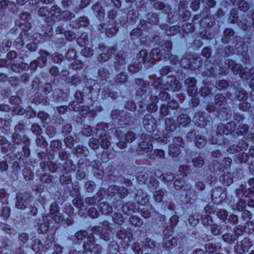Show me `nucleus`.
Instances as JSON below:
<instances>
[{
    "label": "nucleus",
    "mask_w": 254,
    "mask_h": 254,
    "mask_svg": "<svg viewBox=\"0 0 254 254\" xmlns=\"http://www.w3.org/2000/svg\"><path fill=\"white\" fill-rule=\"evenodd\" d=\"M173 142L174 143V145L175 146L184 147V143L183 142V139L182 137H176L173 139Z\"/></svg>",
    "instance_id": "58836bf2"
},
{
    "label": "nucleus",
    "mask_w": 254,
    "mask_h": 254,
    "mask_svg": "<svg viewBox=\"0 0 254 254\" xmlns=\"http://www.w3.org/2000/svg\"><path fill=\"white\" fill-rule=\"evenodd\" d=\"M13 4L8 0H2L0 1V9H5L8 5Z\"/></svg>",
    "instance_id": "603ef678"
},
{
    "label": "nucleus",
    "mask_w": 254,
    "mask_h": 254,
    "mask_svg": "<svg viewBox=\"0 0 254 254\" xmlns=\"http://www.w3.org/2000/svg\"><path fill=\"white\" fill-rule=\"evenodd\" d=\"M191 60V56L188 55L187 57H184L182 59L180 62V64L181 66L184 68H190Z\"/></svg>",
    "instance_id": "aec40b11"
},
{
    "label": "nucleus",
    "mask_w": 254,
    "mask_h": 254,
    "mask_svg": "<svg viewBox=\"0 0 254 254\" xmlns=\"http://www.w3.org/2000/svg\"><path fill=\"white\" fill-rule=\"evenodd\" d=\"M88 241L84 244L83 247L85 251H90L92 254H100L101 252V247L98 245L94 244V238L92 236H88Z\"/></svg>",
    "instance_id": "20e7f679"
},
{
    "label": "nucleus",
    "mask_w": 254,
    "mask_h": 254,
    "mask_svg": "<svg viewBox=\"0 0 254 254\" xmlns=\"http://www.w3.org/2000/svg\"><path fill=\"white\" fill-rule=\"evenodd\" d=\"M118 187L116 186H110L107 190L108 193L109 195L114 196L118 193Z\"/></svg>",
    "instance_id": "c9c22d12"
},
{
    "label": "nucleus",
    "mask_w": 254,
    "mask_h": 254,
    "mask_svg": "<svg viewBox=\"0 0 254 254\" xmlns=\"http://www.w3.org/2000/svg\"><path fill=\"white\" fill-rule=\"evenodd\" d=\"M248 147V144L245 142L244 144V146H239L238 145H231L227 150V151L230 153L234 154L235 153L238 152L241 150H242L243 149H247V148Z\"/></svg>",
    "instance_id": "f3484780"
},
{
    "label": "nucleus",
    "mask_w": 254,
    "mask_h": 254,
    "mask_svg": "<svg viewBox=\"0 0 254 254\" xmlns=\"http://www.w3.org/2000/svg\"><path fill=\"white\" fill-rule=\"evenodd\" d=\"M20 241L23 244L26 243L28 240V236L26 233H22L19 235Z\"/></svg>",
    "instance_id": "338daca9"
},
{
    "label": "nucleus",
    "mask_w": 254,
    "mask_h": 254,
    "mask_svg": "<svg viewBox=\"0 0 254 254\" xmlns=\"http://www.w3.org/2000/svg\"><path fill=\"white\" fill-rule=\"evenodd\" d=\"M173 231L174 228L172 227L169 226L163 231V233L166 237H169L172 235Z\"/></svg>",
    "instance_id": "0e129e2a"
},
{
    "label": "nucleus",
    "mask_w": 254,
    "mask_h": 254,
    "mask_svg": "<svg viewBox=\"0 0 254 254\" xmlns=\"http://www.w3.org/2000/svg\"><path fill=\"white\" fill-rule=\"evenodd\" d=\"M139 148L142 150L144 153H148L150 152L153 150V147L151 143H148L145 141H143L139 144Z\"/></svg>",
    "instance_id": "dca6fc26"
},
{
    "label": "nucleus",
    "mask_w": 254,
    "mask_h": 254,
    "mask_svg": "<svg viewBox=\"0 0 254 254\" xmlns=\"http://www.w3.org/2000/svg\"><path fill=\"white\" fill-rule=\"evenodd\" d=\"M136 58L138 64L144 63L149 61V59L148 57L147 52L145 50H141L137 55Z\"/></svg>",
    "instance_id": "1a4fd4ad"
},
{
    "label": "nucleus",
    "mask_w": 254,
    "mask_h": 254,
    "mask_svg": "<svg viewBox=\"0 0 254 254\" xmlns=\"http://www.w3.org/2000/svg\"><path fill=\"white\" fill-rule=\"evenodd\" d=\"M63 59V56L59 53H55L52 58L53 61L56 63H59L62 61Z\"/></svg>",
    "instance_id": "8fccbe9b"
},
{
    "label": "nucleus",
    "mask_w": 254,
    "mask_h": 254,
    "mask_svg": "<svg viewBox=\"0 0 254 254\" xmlns=\"http://www.w3.org/2000/svg\"><path fill=\"white\" fill-rule=\"evenodd\" d=\"M118 193L121 198H124L127 195V190L125 188H118Z\"/></svg>",
    "instance_id": "6e6d98bb"
},
{
    "label": "nucleus",
    "mask_w": 254,
    "mask_h": 254,
    "mask_svg": "<svg viewBox=\"0 0 254 254\" xmlns=\"http://www.w3.org/2000/svg\"><path fill=\"white\" fill-rule=\"evenodd\" d=\"M13 112L14 114L17 115H23L25 113V110L22 108L20 106H17L14 108Z\"/></svg>",
    "instance_id": "680f3d73"
},
{
    "label": "nucleus",
    "mask_w": 254,
    "mask_h": 254,
    "mask_svg": "<svg viewBox=\"0 0 254 254\" xmlns=\"http://www.w3.org/2000/svg\"><path fill=\"white\" fill-rule=\"evenodd\" d=\"M152 118V116L150 115H148L147 116H145V118H147V120L149 119V118ZM148 121L147 120V119L145 118L143 120V125L145 128L148 130L149 132H150L151 130H153V126L152 124H150L148 123ZM151 123H153V121H150Z\"/></svg>",
    "instance_id": "a878e982"
},
{
    "label": "nucleus",
    "mask_w": 254,
    "mask_h": 254,
    "mask_svg": "<svg viewBox=\"0 0 254 254\" xmlns=\"http://www.w3.org/2000/svg\"><path fill=\"white\" fill-rule=\"evenodd\" d=\"M129 221L132 225L139 227L142 225V221L136 216H132L129 218Z\"/></svg>",
    "instance_id": "cd10ccee"
},
{
    "label": "nucleus",
    "mask_w": 254,
    "mask_h": 254,
    "mask_svg": "<svg viewBox=\"0 0 254 254\" xmlns=\"http://www.w3.org/2000/svg\"><path fill=\"white\" fill-rule=\"evenodd\" d=\"M238 100L239 101H245L247 99V94L245 90H241L238 92L237 96Z\"/></svg>",
    "instance_id": "49530a36"
},
{
    "label": "nucleus",
    "mask_w": 254,
    "mask_h": 254,
    "mask_svg": "<svg viewBox=\"0 0 254 254\" xmlns=\"http://www.w3.org/2000/svg\"><path fill=\"white\" fill-rule=\"evenodd\" d=\"M225 63L227 65L228 68L231 69L235 74H240V76L241 77V72H243V70H244L241 64H236L233 61L231 60H227Z\"/></svg>",
    "instance_id": "423d86ee"
},
{
    "label": "nucleus",
    "mask_w": 254,
    "mask_h": 254,
    "mask_svg": "<svg viewBox=\"0 0 254 254\" xmlns=\"http://www.w3.org/2000/svg\"><path fill=\"white\" fill-rule=\"evenodd\" d=\"M31 194L28 193L19 194L17 196V200L16 203V207L20 209H25L27 207Z\"/></svg>",
    "instance_id": "39448f33"
},
{
    "label": "nucleus",
    "mask_w": 254,
    "mask_h": 254,
    "mask_svg": "<svg viewBox=\"0 0 254 254\" xmlns=\"http://www.w3.org/2000/svg\"><path fill=\"white\" fill-rule=\"evenodd\" d=\"M246 207V203L243 200H240L237 204V209L239 211H243Z\"/></svg>",
    "instance_id": "13d9d810"
},
{
    "label": "nucleus",
    "mask_w": 254,
    "mask_h": 254,
    "mask_svg": "<svg viewBox=\"0 0 254 254\" xmlns=\"http://www.w3.org/2000/svg\"><path fill=\"white\" fill-rule=\"evenodd\" d=\"M54 223H56L53 219L50 218V220H48V221H45L43 217L41 222L39 224L38 230L42 233H46L50 225L54 226Z\"/></svg>",
    "instance_id": "0eeeda50"
},
{
    "label": "nucleus",
    "mask_w": 254,
    "mask_h": 254,
    "mask_svg": "<svg viewBox=\"0 0 254 254\" xmlns=\"http://www.w3.org/2000/svg\"><path fill=\"white\" fill-rule=\"evenodd\" d=\"M17 58V53L14 51H10L7 55V60L6 61H1L4 62V64H11L12 70L15 72H19L20 69H25L28 67L27 64L23 62V58L19 57V63H15L14 59Z\"/></svg>",
    "instance_id": "f03ea898"
},
{
    "label": "nucleus",
    "mask_w": 254,
    "mask_h": 254,
    "mask_svg": "<svg viewBox=\"0 0 254 254\" xmlns=\"http://www.w3.org/2000/svg\"><path fill=\"white\" fill-rule=\"evenodd\" d=\"M113 221L119 224H122L123 222V218L121 213H115L112 217Z\"/></svg>",
    "instance_id": "2f4dec72"
},
{
    "label": "nucleus",
    "mask_w": 254,
    "mask_h": 254,
    "mask_svg": "<svg viewBox=\"0 0 254 254\" xmlns=\"http://www.w3.org/2000/svg\"><path fill=\"white\" fill-rule=\"evenodd\" d=\"M211 232L214 235H218L220 234V229L219 226L213 224L211 226Z\"/></svg>",
    "instance_id": "4d7b16f0"
},
{
    "label": "nucleus",
    "mask_w": 254,
    "mask_h": 254,
    "mask_svg": "<svg viewBox=\"0 0 254 254\" xmlns=\"http://www.w3.org/2000/svg\"><path fill=\"white\" fill-rule=\"evenodd\" d=\"M64 141L65 145L69 148H71L73 146L74 139L71 136H68L65 138Z\"/></svg>",
    "instance_id": "7c9ffc66"
},
{
    "label": "nucleus",
    "mask_w": 254,
    "mask_h": 254,
    "mask_svg": "<svg viewBox=\"0 0 254 254\" xmlns=\"http://www.w3.org/2000/svg\"><path fill=\"white\" fill-rule=\"evenodd\" d=\"M215 105L219 106L222 109H226V100L221 94H217L215 97Z\"/></svg>",
    "instance_id": "9d476101"
},
{
    "label": "nucleus",
    "mask_w": 254,
    "mask_h": 254,
    "mask_svg": "<svg viewBox=\"0 0 254 254\" xmlns=\"http://www.w3.org/2000/svg\"><path fill=\"white\" fill-rule=\"evenodd\" d=\"M62 16L66 20H70L74 17V14L69 11H65L62 13Z\"/></svg>",
    "instance_id": "3c124183"
},
{
    "label": "nucleus",
    "mask_w": 254,
    "mask_h": 254,
    "mask_svg": "<svg viewBox=\"0 0 254 254\" xmlns=\"http://www.w3.org/2000/svg\"><path fill=\"white\" fill-rule=\"evenodd\" d=\"M186 84H187L188 87H195L196 84V80L193 77H190L186 79Z\"/></svg>",
    "instance_id": "09e8293b"
},
{
    "label": "nucleus",
    "mask_w": 254,
    "mask_h": 254,
    "mask_svg": "<svg viewBox=\"0 0 254 254\" xmlns=\"http://www.w3.org/2000/svg\"><path fill=\"white\" fill-rule=\"evenodd\" d=\"M131 230L129 229L128 230L129 233L127 234L126 230H121L118 231L117 233V237L120 239H124L127 237V239L129 241H130L129 236H131V232H130Z\"/></svg>",
    "instance_id": "393cba45"
},
{
    "label": "nucleus",
    "mask_w": 254,
    "mask_h": 254,
    "mask_svg": "<svg viewBox=\"0 0 254 254\" xmlns=\"http://www.w3.org/2000/svg\"><path fill=\"white\" fill-rule=\"evenodd\" d=\"M195 143L197 147L202 148L206 145V140L204 137L200 135H196Z\"/></svg>",
    "instance_id": "5701e85b"
},
{
    "label": "nucleus",
    "mask_w": 254,
    "mask_h": 254,
    "mask_svg": "<svg viewBox=\"0 0 254 254\" xmlns=\"http://www.w3.org/2000/svg\"><path fill=\"white\" fill-rule=\"evenodd\" d=\"M220 180L221 181H223V184L226 186L230 185L231 184H232L233 182L232 176L229 173L224 174L223 176H221V177L220 178Z\"/></svg>",
    "instance_id": "412c9836"
},
{
    "label": "nucleus",
    "mask_w": 254,
    "mask_h": 254,
    "mask_svg": "<svg viewBox=\"0 0 254 254\" xmlns=\"http://www.w3.org/2000/svg\"><path fill=\"white\" fill-rule=\"evenodd\" d=\"M50 213L47 216H44L45 221L50 220V218L54 221L56 223H60L62 222L64 217L58 211V204L54 202L50 206Z\"/></svg>",
    "instance_id": "7ed1b4c3"
},
{
    "label": "nucleus",
    "mask_w": 254,
    "mask_h": 254,
    "mask_svg": "<svg viewBox=\"0 0 254 254\" xmlns=\"http://www.w3.org/2000/svg\"><path fill=\"white\" fill-rule=\"evenodd\" d=\"M76 56V52L75 50L72 49L68 50L66 54V58L69 60H72Z\"/></svg>",
    "instance_id": "de8ad7c7"
},
{
    "label": "nucleus",
    "mask_w": 254,
    "mask_h": 254,
    "mask_svg": "<svg viewBox=\"0 0 254 254\" xmlns=\"http://www.w3.org/2000/svg\"><path fill=\"white\" fill-rule=\"evenodd\" d=\"M111 54L109 53H102L98 57V60L100 62H105L109 59Z\"/></svg>",
    "instance_id": "c03bdc74"
},
{
    "label": "nucleus",
    "mask_w": 254,
    "mask_h": 254,
    "mask_svg": "<svg viewBox=\"0 0 254 254\" xmlns=\"http://www.w3.org/2000/svg\"><path fill=\"white\" fill-rule=\"evenodd\" d=\"M127 76L124 73H121L117 75L116 81L118 83H123L126 81Z\"/></svg>",
    "instance_id": "a18cd8bd"
},
{
    "label": "nucleus",
    "mask_w": 254,
    "mask_h": 254,
    "mask_svg": "<svg viewBox=\"0 0 254 254\" xmlns=\"http://www.w3.org/2000/svg\"><path fill=\"white\" fill-rule=\"evenodd\" d=\"M180 153L179 147L175 146V145H171L169 149V155L173 157H175L178 156Z\"/></svg>",
    "instance_id": "4be33fe9"
},
{
    "label": "nucleus",
    "mask_w": 254,
    "mask_h": 254,
    "mask_svg": "<svg viewBox=\"0 0 254 254\" xmlns=\"http://www.w3.org/2000/svg\"><path fill=\"white\" fill-rule=\"evenodd\" d=\"M89 145L93 149H97L99 147V141L94 138H92L90 140Z\"/></svg>",
    "instance_id": "ea45409f"
},
{
    "label": "nucleus",
    "mask_w": 254,
    "mask_h": 254,
    "mask_svg": "<svg viewBox=\"0 0 254 254\" xmlns=\"http://www.w3.org/2000/svg\"><path fill=\"white\" fill-rule=\"evenodd\" d=\"M185 184L184 181L180 179H177L174 182V187L176 190H179L180 189L183 188L184 185Z\"/></svg>",
    "instance_id": "864d4df0"
},
{
    "label": "nucleus",
    "mask_w": 254,
    "mask_h": 254,
    "mask_svg": "<svg viewBox=\"0 0 254 254\" xmlns=\"http://www.w3.org/2000/svg\"><path fill=\"white\" fill-rule=\"evenodd\" d=\"M179 106V103L175 100H172L168 103V107L173 110L177 109Z\"/></svg>",
    "instance_id": "e2e57ef3"
},
{
    "label": "nucleus",
    "mask_w": 254,
    "mask_h": 254,
    "mask_svg": "<svg viewBox=\"0 0 254 254\" xmlns=\"http://www.w3.org/2000/svg\"><path fill=\"white\" fill-rule=\"evenodd\" d=\"M150 100L151 102L147 106V109L149 112H155L158 109L156 103L158 101V98L153 96L150 98Z\"/></svg>",
    "instance_id": "f8f14e48"
},
{
    "label": "nucleus",
    "mask_w": 254,
    "mask_h": 254,
    "mask_svg": "<svg viewBox=\"0 0 254 254\" xmlns=\"http://www.w3.org/2000/svg\"><path fill=\"white\" fill-rule=\"evenodd\" d=\"M87 233L86 231L84 230H81L79 231H78L75 235L76 238L78 240H83L85 238V237L87 236Z\"/></svg>",
    "instance_id": "a19ab883"
},
{
    "label": "nucleus",
    "mask_w": 254,
    "mask_h": 254,
    "mask_svg": "<svg viewBox=\"0 0 254 254\" xmlns=\"http://www.w3.org/2000/svg\"><path fill=\"white\" fill-rule=\"evenodd\" d=\"M216 249V247L213 245L208 244L205 245V250L208 253H214Z\"/></svg>",
    "instance_id": "bf43d9fd"
},
{
    "label": "nucleus",
    "mask_w": 254,
    "mask_h": 254,
    "mask_svg": "<svg viewBox=\"0 0 254 254\" xmlns=\"http://www.w3.org/2000/svg\"><path fill=\"white\" fill-rule=\"evenodd\" d=\"M136 83H139L140 85V89H142V92H146L147 89L148 88L149 84L145 83V82L141 79H137L136 80Z\"/></svg>",
    "instance_id": "4c0bfd02"
},
{
    "label": "nucleus",
    "mask_w": 254,
    "mask_h": 254,
    "mask_svg": "<svg viewBox=\"0 0 254 254\" xmlns=\"http://www.w3.org/2000/svg\"><path fill=\"white\" fill-rule=\"evenodd\" d=\"M178 124L183 127L186 126L190 122L189 117L186 114H181L177 119Z\"/></svg>",
    "instance_id": "a211bd4d"
},
{
    "label": "nucleus",
    "mask_w": 254,
    "mask_h": 254,
    "mask_svg": "<svg viewBox=\"0 0 254 254\" xmlns=\"http://www.w3.org/2000/svg\"><path fill=\"white\" fill-rule=\"evenodd\" d=\"M242 73L241 78L246 79L249 77H252L253 82H254V68H251L250 70L247 67L244 68Z\"/></svg>",
    "instance_id": "ddd939ff"
},
{
    "label": "nucleus",
    "mask_w": 254,
    "mask_h": 254,
    "mask_svg": "<svg viewBox=\"0 0 254 254\" xmlns=\"http://www.w3.org/2000/svg\"><path fill=\"white\" fill-rule=\"evenodd\" d=\"M216 214L219 218L223 220H226L228 216L227 212L224 209L220 210Z\"/></svg>",
    "instance_id": "e433bc0d"
},
{
    "label": "nucleus",
    "mask_w": 254,
    "mask_h": 254,
    "mask_svg": "<svg viewBox=\"0 0 254 254\" xmlns=\"http://www.w3.org/2000/svg\"><path fill=\"white\" fill-rule=\"evenodd\" d=\"M100 208L102 213L104 214H107L110 212L112 210L111 207L109 206L107 203L104 202L100 203Z\"/></svg>",
    "instance_id": "c756f323"
},
{
    "label": "nucleus",
    "mask_w": 254,
    "mask_h": 254,
    "mask_svg": "<svg viewBox=\"0 0 254 254\" xmlns=\"http://www.w3.org/2000/svg\"><path fill=\"white\" fill-rule=\"evenodd\" d=\"M101 147L104 149L108 148L110 145V136L109 135L104 134L100 135Z\"/></svg>",
    "instance_id": "4468645a"
},
{
    "label": "nucleus",
    "mask_w": 254,
    "mask_h": 254,
    "mask_svg": "<svg viewBox=\"0 0 254 254\" xmlns=\"http://www.w3.org/2000/svg\"><path fill=\"white\" fill-rule=\"evenodd\" d=\"M39 54L40 57L38 58L36 61L38 66L42 67L46 65L47 62L46 57L49 55V53L46 51L41 50L40 51Z\"/></svg>",
    "instance_id": "6e6552de"
},
{
    "label": "nucleus",
    "mask_w": 254,
    "mask_h": 254,
    "mask_svg": "<svg viewBox=\"0 0 254 254\" xmlns=\"http://www.w3.org/2000/svg\"><path fill=\"white\" fill-rule=\"evenodd\" d=\"M161 47V50L158 49H153L150 54V56L153 60L155 61L159 60L163 57L164 59H169L173 64H176L178 60L176 61H173V59L175 58V56L170 55V51L172 47V44L170 41H166L164 44L163 42L159 43Z\"/></svg>",
    "instance_id": "f257e3e1"
},
{
    "label": "nucleus",
    "mask_w": 254,
    "mask_h": 254,
    "mask_svg": "<svg viewBox=\"0 0 254 254\" xmlns=\"http://www.w3.org/2000/svg\"><path fill=\"white\" fill-rule=\"evenodd\" d=\"M192 162L195 167H201L204 164V160L201 157H197L192 160Z\"/></svg>",
    "instance_id": "c85d7f7f"
},
{
    "label": "nucleus",
    "mask_w": 254,
    "mask_h": 254,
    "mask_svg": "<svg viewBox=\"0 0 254 254\" xmlns=\"http://www.w3.org/2000/svg\"><path fill=\"white\" fill-rule=\"evenodd\" d=\"M179 221V217L177 215L172 216L170 219V222L171 226L174 228V226H176Z\"/></svg>",
    "instance_id": "052dcab7"
},
{
    "label": "nucleus",
    "mask_w": 254,
    "mask_h": 254,
    "mask_svg": "<svg viewBox=\"0 0 254 254\" xmlns=\"http://www.w3.org/2000/svg\"><path fill=\"white\" fill-rule=\"evenodd\" d=\"M228 86V83L227 81L225 80H219L217 83L216 88L221 90L223 88H226Z\"/></svg>",
    "instance_id": "f704fd0d"
},
{
    "label": "nucleus",
    "mask_w": 254,
    "mask_h": 254,
    "mask_svg": "<svg viewBox=\"0 0 254 254\" xmlns=\"http://www.w3.org/2000/svg\"><path fill=\"white\" fill-rule=\"evenodd\" d=\"M82 66V62L79 60L74 61L71 64V67L74 69H79Z\"/></svg>",
    "instance_id": "5fc2aeb1"
},
{
    "label": "nucleus",
    "mask_w": 254,
    "mask_h": 254,
    "mask_svg": "<svg viewBox=\"0 0 254 254\" xmlns=\"http://www.w3.org/2000/svg\"><path fill=\"white\" fill-rule=\"evenodd\" d=\"M241 190L243 193L244 195L246 197H250L254 194V187H251L247 189L246 186L241 185Z\"/></svg>",
    "instance_id": "6ab92c4d"
},
{
    "label": "nucleus",
    "mask_w": 254,
    "mask_h": 254,
    "mask_svg": "<svg viewBox=\"0 0 254 254\" xmlns=\"http://www.w3.org/2000/svg\"><path fill=\"white\" fill-rule=\"evenodd\" d=\"M82 54L83 56L89 57L93 54V51L89 47H85L82 50Z\"/></svg>",
    "instance_id": "79ce46f5"
},
{
    "label": "nucleus",
    "mask_w": 254,
    "mask_h": 254,
    "mask_svg": "<svg viewBox=\"0 0 254 254\" xmlns=\"http://www.w3.org/2000/svg\"><path fill=\"white\" fill-rule=\"evenodd\" d=\"M49 8L47 6H42L38 10L39 15L41 16H49Z\"/></svg>",
    "instance_id": "473e14b6"
},
{
    "label": "nucleus",
    "mask_w": 254,
    "mask_h": 254,
    "mask_svg": "<svg viewBox=\"0 0 254 254\" xmlns=\"http://www.w3.org/2000/svg\"><path fill=\"white\" fill-rule=\"evenodd\" d=\"M154 155L158 158H163L165 156V153L163 150L156 149L154 151Z\"/></svg>",
    "instance_id": "69168bd1"
},
{
    "label": "nucleus",
    "mask_w": 254,
    "mask_h": 254,
    "mask_svg": "<svg viewBox=\"0 0 254 254\" xmlns=\"http://www.w3.org/2000/svg\"><path fill=\"white\" fill-rule=\"evenodd\" d=\"M164 191L162 190H158L155 192L154 197L156 201L161 202L163 200Z\"/></svg>",
    "instance_id": "72a5a7b5"
},
{
    "label": "nucleus",
    "mask_w": 254,
    "mask_h": 254,
    "mask_svg": "<svg viewBox=\"0 0 254 254\" xmlns=\"http://www.w3.org/2000/svg\"><path fill=\"white\" fill-rule=\"evenodd\" d=\"M222 237L224 241L228 243H231L237 239V236L229 233L224 234Z\"/></svg>",
    "instance_id": "bb28decb"
},
{
    "label": "nucleus",
    "mask_w": 254,
    "mask_h": 254,
    "mask_svg": "<svg viewBox=\"0 0 254 254\" xmlns=\"http://www.w3.org/2000/svg\"><path fill=\"white\" fill-rule=\"evenodd\" d=\"M135 139V134L131 131H128L126 134L125 140L128 142H131Z\"/></svg>",
    "instance_id": "37998d69"
},
{
    "label": "nucleus",
    "mask_w": 254,
    "mask_h": 254,
    "mask_svg": "<svg viewBox=\"0 0 254 254\" xmlns=\"http://www.w3.org/2000/svg\"><path fill=\"white\" fill-rule=\"evenodd\" d=\"M64 36L68 41H72L76 38L75 34L71 31L65 32Z\"/></svg>",
    "instance_id": "774afa93"
},
{
    "label": "nucleus",
    "mask_w": 254,
    "mask_h": 254,
    "mask_svg": "<svg viewBox=\"0 0 254 254\" xmlns=\"http://www.w3.org/2000/svg\"><path fill=\"white\" fill-rule=\"evenodd\" d=\"M47 98L46 96H42L40 93H36L34 96V98L32 100V102L36 104H42L46 105L47 102Z\"/></svg>",
    "instance_id": "9b49d317"
},
{
    "label": "nucleus",
    "mask_w": 254,
    "mask_h": 254,
    "mask_svg": "<svg viewBox=\"0 0 254 254\" xmlns=\"http://www.w3.org/2000/svg\"><path fill=\"white\" fill-rule=\"evenodd\" d=\"M61 9L57 5H54L50 8L49 11V17L51 16L53 20L55 18H58L61 15Z\"/></svg>",
    "instance_id": "2eb2a0df"
},
{
    "label": "nucleus",
    "mask_w": 254,
    "mask_h": 254,
    "mask_svg": "<svg viewBox=\"0 0 254 254\" xmlns=\"http://www.w3.org/2000/svg\"><path fill=\"white\" fill-rule=\"evenodd\" d=\"M201 64V63L199 58H194L191 56V60H190V69H197L200 66Z\"/></svg>",
    "instance_id": "b1692460"
}]
</instances>
